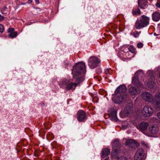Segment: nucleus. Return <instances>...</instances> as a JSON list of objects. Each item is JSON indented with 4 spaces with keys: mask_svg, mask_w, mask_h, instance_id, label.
Listing matches in <instances>:
<instances>
[{
    "mask_svg": "<svg viewBox=\"0 0 160 160\" xmlns=\"http://www.w3.org/2000/svg\"><path fill=\"white\" fill-rule=\"evenodd\" d=\"M150 18L145 15H142L138 18L135 22V27L137 29H140L148 26L149 24Z\"/></svg>",
    "mask_w": 160,
    "mask_h": 160,
    "instance_id": "obj_1",
    "label": "nucleus"
},
{
    "mask_svg": "<svg viewBox=\"0 0 160 160\" xmlns=\"http://www.w3.org/2000/svg\"><path fill=\"white\" fill-rule=\"evenodd\" d=\"M80 62H79L73 66L72 69V73L73 75V78L75 79V81L78 83L80 82V65L79 64Z\"/></svg>",
    "mask_w": 160,
    "mask_h": 160,
    "instance_id": "obj_2",
    "label": "nucleus"
},
{
    "mask_svg": "<svg viewBox=\"0 0 160 160\" xmlns=\"http://www.w3.org/2000/svg\"><path fill=\"white\" fill-rule=\"evenodd\" d=\"M112 149L111 152L112 155H115L118 153H121V149L120 148L121 144L119 140L116 139L113 141L112 143Z\"/></svg>",
    "mask_w": 160,
    "mask_h": 160,
    "instance_id": "obj_3",
    "label": "nucleus"
},
{
    "mask_svg": "<svg viewBox=\"0 0 160 160\" xmlns=\"http://www.w3.org/2000/svg\"><path fill=\"white\" fill-rule=\"evenodd\" d=\"M133 107L132 103H129L127 104L125 107L123 111L121 112L120 116L121 117L124 118L128 116V115L133 112Z\"/></svg>",
    "mask_w": 160,
    "mask_h": 160,
    "instance_id": "obj_4",
    "label": "nucleus"
},
{
    "mask_svg": "<svg viewBox=\"0 0 160 160\" xmlns=\"http://www.w3.org/2000/svg\"><path fill=\"white\" fill-rule=\"evenodd\" d=\"M100 62V60L99 58L94 56L90 57L88 60V65L91 69L97 67Z\"/></svg>",
    "mask_w": 160,
    "mask_h": 160,
    "instance_id": "obj_5",
    "label": "nucleus"
},
{
    "mask_svg": "<svg viewBox=\"0 0 160 160\" xmlns=\"http://www.w3.org/2000/svg\"><path fill=\"white\" fill-rule=\"evenodd\" d=\"M153 110L150 106L147 105L144 106L141 112L142 115L144 117H148L151 115Z\"/></svg>",
    "mask_w": 160,
    "mask_h": 160,
    "instance_id": "obj_6",
    "label": "nucleus"
},
{
    "mask_svg": "<svg viewBox=\"0 0 160 160\" xmlns=\"http://www.w3.org/2000/svg\"><path fill=\"white\" fill-rule=\"evenodd\" d=\"M146 158L144 151L142 148H139L137 150L134 157V160H145Z\"/></svg>",
    "mask_w": 160,
    "mask_h": 160,
    "instance_id": "obj_7",
    "label": "nucleus"
},
{
    "mask_svg": "<svg viewBox=\"0 0 160 160\" xmlns=\"http://www.w3.org/2000/svg\"><path fill=\"white\" fill-rule=\"evenodd\" d=\"M86 72V66L83 61H81V82L85 80Z\"/></svg>",
    "mask_w": 160,
    "mask_h": 160,
    "instance_id": "obj_8",
    "label": "nucleus"
},
{
    "mask_svg": "<svg viewBox=\"0 0 160 160\" xmlns=\"http://www.w3.org/2000/svg\"><path fill=\"white\" fill-rule=\"evenodd\" d=\"M141 96L142 99L146 102H152L154 98L151 94L147 92H143Z\"/></svg>",
    "mask_w": 160,
    "mask_h": 160,
    "instance_id": "obj_9",
    "label": "nucleus"
},
{
    "mask_svg": "<svg viewBox=\"0 0 160 160\" xmlns=\"http://www.w3.org/2000/svg\"><path fill=\"white\" fill-rule=\"evenodd\" d=\"M69 81L66 79H64L62 82L63 84H65L66 85V89L67 90L74 89L76 86L77 85L78 83H69Z\"/></svg>",
    "mask_w": 160,
    "mask_h": 160,
    "instance_id": "obj_10",
    "label": "nucleus"
},
{
    "mask_svg": "<svg viewBox=\"0 0 160 160\" xmlns=\"http://www.w3.org/2000/svg\"><path fill=\"white\" fill-rule=\"evenodd\" d=\"M153 106L156 109H160V95H156L154 98Z\"/></svg>",
    "mask_w": 160,
    "mask_h": 160,
    "instance_id": "obj_11",
    "label": "nucleus"
},
{
    "mask_svg": "<svg viewBox=\"0 0 160 160\" xmlns=\"http://www.w3.org/2000/svg\"><path fill=\"white\" fill-rule=\"evenodd\" d=\"M129 92L132 95H137L141 92V89L138 87H131L129 89Z\"/></svg>",
    "mask_w": 160,
    "mask_h": 160,
    "instance_id": "obj_12",
    "label": "nucleus"
},
{
    "mask_svg": "<svg viewBox=\"0 0 160 160\" xmlns=\"http://www.w3.org/2000/svg\"><path fill=\"white\" fill-rule=\"evenodd\" d=\"M117 112L115 110L112 109L111 110L110 114V118L112 121L117 122L118 119L117 117Z\"/></svg>",
    "mask_w": 160,
    "mask_h": 160,
    "instance_id": "obj_13",
    "label": "nucleus"
},
{
    "mask_svg": "<svg viewBox=\"0 0 160 160\" xmlns=\"http://www.w3.org/2000/svg\"><path fill=\"white\" fill-rule=\"evenodd\" d=\"M149 125L148 123L146 122H142L138 127L137 128L140 131L143 132L146 130Z\"/></svg>",
    "mask_w": 160,
    "mask_h": 160,
    "instance_id": "obj_14",
    "label": "nucleus"
},
{
    "mask_svg": "<svg viewBox=\"0 0 160 160\" xmlns=\"http://www.w3.org/2000/svg\"><path fill=\"white\" fill-rule=\"evenodd\" d=\"M127 90V88L124 84L119 86L115 90V93L117 94L118 93H122L125 92Z\"/></svg>",
    "mask_w": 160,
    "mask_h": 160,
    "instance_id": "obj_15",
    "label": "nucleus"
},
{
    "mask_svg": "<svg viewBox=\"0 0 160 160\" xmlns=\"http://www.w3.org/2000/svg\"><path fill=\"white\" fill-rule=\"evenodd\" d=\"M132 83L137 87H142V85L139 81L138 77L135 76L132 78Z\"/></svg>",
    "mask_w": 160,
    "mask_h": 160,
    "instance_id": "obj_16",
    "label": "nucleus"
},
{
    "mask_svg": "<svg viewBox=\"0 0 160 160\" xmlns=\"http://www.w3.org/2000/svg\"><path fill=\"white\" fill-rule=\"evenodd\" d=\"M147 3V0H138V5L141 8L145 9Z\"/></svg>",
    "mask_w": 160,
    "mask_h": 160,
    "instance_id": "obj_17",
    "label": "nucleus"
},
{
    "mask_svg": "<svg viewBox=\"0 0 160 160\" xmlns=\"http://www.w3.org/2000/svg\"><path fill=\"white\" fill-rule=\"evenodd\" d=\"M149 132L152 134L157 133L158 131V128L156 125H153L151 127H150L149 129Z\"/></svg>",
    "mask_w": 160,
    "mask_h": 160,
    "instance_id": "obj_18",
    "label": "nucleus"
},
{
    "mask_svg": "<svg viewBox=\"0 0 160 160\" xmlns=\"http://www.w3.org/2000/svg\"><path fill=\"white\" fill-rule=\"evenodd\" d=\"M81 122H84L88 118V116L86 115L85 112L82 110H81L80 114Z\"/></svg>",
    "mask_w": 160,
    "mask_h": 160,
    "instance_id": "obj_19",
    "label": "nucleus"
},
{
    "mask_svg": "<svg viewBox=\"0 0 160 160\" xmlns=\"http://www.w3.org/2000/svg\"><path fill=\"white\" fill-rule=\"evenodd\" d=\"M152 20L155 22H158L160 19V13L158 12H155L152 14Z\"/></svg>",
    "mask_w": 160,
    "mask_h": 160,
    "instance_id": "obj_20",
    "label": "nucleus"
},
{
    "mask_svg": "<svg viewBox=\"0 0 160 160\" xmlns=\"http://www.w3.org/2000/svg\"><path fill=\"white\" fill-rule=\"evenodd\" d=\"M110 153V150L107 148H105L103 149L102 152L101 157L102 158L107 157Z\"/></svg>",
    "mask_w": 160,
    "mask_h": 160,
    "instance_id": "obj_21",
    "label": "nucleus"
},
{
    "mask_svg": "<svg viewBox=\"0 0 160 160\" xmlns=\"http://www.w3.org/2000/svg\"><path fill=\"white\" fill-rule=\"evenodd\" d=\"M112 100L116 103H120L122 102L123 99L122 96L121 95L117 96L115 97L112 99Z\"/></svg>",
    "mask_w": 160,
    "mask_h": 160,
    "instance_id": "obj_22",
    "label": "nucleus"
},
{
    "mask_svg": "<svg viewBox=\"0 0 160 160\" xmlns=\"http://www.w3.org/2000/svg\"><path fill=\"white\" fill-rule=\"evenodd\" d=\"M139 146V143L135 141V142H133L129 147L131 148L132 149H135L137 148Z\"/></svg>",
    "mask_w": 160,
    "mask_h": 160,
    "instance_id": "obj_23",
    "label": "nucleus"
},
{
    "mask_svg": "<svg viewBox=\"0 0 160 160\" xmlns=\"http://www.w3.org/2000/svg\"><path fill=\"white\" fill-rule=\"evenodd\" d=\"M133 142H135L134 140L132 139H128L126 142V145L129 147Z\"/></svg>",
    "mask_w": 160,
    "mask_h": 160,
    "instance_id": "obj_24",
    "label": "nucleus"
},
{
    "mask_svg": "<svg viewBox=\"0 0 160 160\" xmlns=\"http://www.w3.org/2000/svg\"><path fill=\"white\" fill-rule=\"evenodd\" d=\"M141 12L139 9H136L132 10L133 15H138L141 14Z\"/></svg>",
    "mask_w": 160,
    "mask_h": 160,
    "instance_id": "obj_25",
    "label": "nucleus"
},
{
    "mask_svg": "<svg viewBox=\"0 0 160 160\" xmlns=\"http://www.w3.org/2000/svg\"><path fill=\"white\" fill-rule=\"evenodd\" d=\"M154 84V82H151L150 80H149V81L147 83V86L150 88H152L153 87Z\"/></svg>",
    "mask_w": 160,
    "mask_h": 160,
    "instance_id": "obj_26",
    "label": "nucleus"
},
{
    "mask_svg": "<svg viewBox=\"0 0 160 160\" xmlns=\"http://www.w3.org/2000/svg\"><path fill=\"white\" fill-rule=\"evenodd\" d=\"M128 50L132 53L135 52V49L133 46H131L128 48Z\"/></svg>",
    "mask_w": 160,
    "mask_h": 160,
    "instance_id": "obj_27",
    "label": "nucleus"
},
{
    "mask_svg": "<svg viewBox=\"0 0 160 160\" xmlns=\"http://www.w3.org/2000/svg\"><path fill=\"white\" fill-rule=\"evenodd\" d=\"M17 35V32H13L10 33L9 35V36L12 38H14L16 37Z\"/></svg>",
    "mask_w": 160,
    "mask_h": 160,
    "instance_id": "obj_28",
    "label": "nucleus"
},
{
    "mask_svg": "<svg viewBox=\"0 0 160 160\" xmlns=\"http://www.w3.org/2000/svg\"><path fill=\"white\" fill-rule=\"evenodd\" d=\"M132 35L135 38H137L139 36V33L138 31H135L133 33Z\"/></svg>",
    "mask_w": 160,
    "mask_h": 160,
    "instance_id": "obj_29",
    "label": "nucleus"
},
{
    "mask_svg": "<svg viewBox=\"0 0 160 160\" xmlns=\"http://www.w3.org/2000/svg\"><path fill=\"white\" fill-rule=\"evenodd\" d=\"M143 46V44L142 42H139L137 44V47L138 48H141Z\"/></svg>",
    "mask_w": 160,
    "mask_h": 160,
    "instance_id": "obj_30",
    "label": "nucleus"
},
{
    "mask_svg": "<svg viewBox=\"0 0 160 160\" xmlns=\"http://www.w3.org/2000/svg\"><path fill=\"white\" fill-rule=\"evenodd\" d=\"M77 119L79 122H80V111L79 110L77 114Z\"/></svg>",
    "mask_w": 160,
    "mask_h": 160,
    "instance_id": "obj_31",
    "label": "nucleus"
},
{
    "mask_svg": "<svg viewBox=\"0 0 160 160\" xmlns=\"http://www.w3.org/2000/svg\"><path fill=\"white\" fill-rule=\"evenodd\" d=\"M3 31L4 28L3 26L1 24H0V32L2 33Z\"/></svg>",
    "mask_w": 160,
    "mask_h": 160,
    "instance_id": "obj_32",
    "label": "nucleus"
},
{
    "mask_svg": "<svg viewBox=\"0 0 160 160\" xmlns=\"http://www.w3.org/2000/svg\"><path fill=\"white\" fill-rule=\"evenodd\" d=\"M14 29L13 28H9L8 29V32L10 33L11 32H14Z\"/></svg>",
    "mask_w": 160,
    "mask_h": 160,
    "instance_id": "obj_33",
    "label": "nucleus"
},
{
    "mask_svg": "<svg viewBox=\"0 0 160 160\" xmlns=\"http://www.w3.org/2000/svg\"><path fill=\"white\" fill-rule=\"evenodd\" d=\"M4 17L0 14V22L4 20Z\"/></svg>",
    "mask_w": 160,
    "mask_h": 160,
    "instance_id": "obj_34",
    "label": "nucleus"
},
{
    "mask_svg": "<svg viewBox=\"0 0 160 160\" xmlns=\"http://www.w3.org/2000/svg\"><path fill=\"white\" fill-rule=\"evenodd\" d=\"M128 48H124V49L123 50V52L124 53H125L126 52H128Z\"/></svg>",
    "mask_w": 160,
    "mask_h": 160,
    "instance_id": "obj_35",
    "label": "nucleus"
},
{
    "mask_svg": "<svg viewBox=\"0 0 160 160\" xmlns=\"http://www.w3.org/2000/svg\"><path fill=\"white\" fill-rule=\"evenodd\" d=\"M156 6L157 8H160V3L159 2H157L156 4Z\"/></svg>",
    "mask_w": 160,
    "mask_h": 160,
    "instance_id": "obj_36",
    "label": "nucleus"
},
{
    "mask_svg": "<svg viewBox=\"0 0 160 160\" xmlns=\"http://www.w3.org/2000/svg\"><path fill=\"white\" fill-rule=\"evenodd\" d=\"M96 72L98 74H99L101 72V69H99L98 70L96 71Z\"/></svg>",
    "mask_w": 160,
    "mask_h": 160,
    "instance_id": "obj_37",
    "label": "nucleus"
},
{
    "mask_svg": "<svg viewBox=\"0 0 160 160\" xmlns=\"http://www.w3.org/2000/svg\"><path fill=\"white\" fill-rule=\"evenodd\" d=\"M157 116L158 118L160 119V112H159L157 114Z\"/></svg>",
    "mask_w": 160,
    "mask_h": 160,
    "instance_id": "obj_38",
    "label": "nucleus"
},
{
    "mask_svg": "<svg viewBox=\"0 0 160 160\" xmlns=\"http://www.w3.org/2000/svg\"><path fill=\"white\" fill-rule=\"evenodd\" d=\"M35 1L36 3L38 4L39 3V0H35Z\"/></svg>",
    "mask_w": 160,
    "mask_h": 160,
    "instance_id": "obj_39",
    "label": "nucleus"
},
{
    "mask_svg": "<svg viewBox=\"0 0 160 160\" xmlns=\"http://www.w3.org/2000/svg\"><path fill=\"white\" fill-rule=\"evenodd\" d=\"M97 99V98H94L93 99H92V101H93V102H98V100H97L96 101V102H94V100L96 99Z\"/></svg>",
    "mask_w": 160,
    "mask_h": 160,
    "instance_id": "obj_40",
    "label": "nucleus"
},
{
    "mask_svg": "<svg viewBox=\"0 0 160 160\" xmlns=\"http://www.w3.org/2000/svg\"><path fill=\"white\" fill-rule=\"evenodd\" d=\"M32 0H28V3H30L32 2Z\"/></svg>",
    "mask_w": 160,
    "mask_h": 160,
    "instance_id": "obj_41",
    "label": "nucleus"
},
{
    "mask_svg": "<svg viewBox=\"0 0 160 160\" xmlns=\"http://www.w3.org/2000/svg\"><path fill=\"white\" fill-rule=\"evenodd\" d=\"M108 69H107L105 71V73H106V74H108Z\"/></svg>",
    "mask_w": 160,
    "mask_h": 160,
    "instance_id": "obj_42",
    "label": "nucleus"
},
{
    "mask_svg": "<svg viewBox=\"0 0 160 160\" xmlns=\"http://www.w3.org/2000/svg\"><path fill=\"white\" fill-rule=\"evenodd\" d=\"M154 35L155 36H158V34H157L155 33H154Z\"/></svg>",
    "mask_w": 160,
    "mask_h": 160,
    "instance_id": "obj_43",
    "label": "nucleus"
},
{
    "mask_svg": "<svg viewBox=\"0 0 160 160\" xmlns=\"http://www.w3.org/2000/svg\"><path fill=\"white\" fill-rule=\"evenodd\" d=\"M105 160H108V159L107 158H106L105 159Z\"/></svg>",
    "mask_w": 160,
    "mask_h": 160,
    "instance_id": "obj_44",
    "label": "nucleus"
},
{
    "mask_svg": "<svg viewBox=\"0 0 160 160\" xmlns=\"http://www.w3.org/2000/svg\"><path fill=\"white\" fill-rule=\"evenodd\" d=\"M5 8H6V9H7V8L6 7H4V9H5Z\"/></svg>",
    "mask_w": 160,
    "mask_h": 160,
    "instance_id": "obj_45",
    "label": "nucleus"
},
{
    "mask_svg": "<svg viewBox=\"0 0 160 160\" xmlns=\"http://www.w3.org/2000/svg\"><path fill=\"white\" fill-rule=\"evenodd\" d=\"M5 8H6V9H7V8L6 7H4V9H5Z\"/></svg>",
    "mask_w": 160,
    "mask_h": 160,
    "instance_id": "obj_46",
    "label": "nucleus"
}]
</instances>
